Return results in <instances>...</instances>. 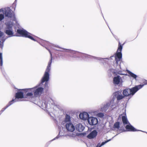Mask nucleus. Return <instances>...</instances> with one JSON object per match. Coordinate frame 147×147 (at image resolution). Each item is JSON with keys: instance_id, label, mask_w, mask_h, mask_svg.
<instances>
[{"instance_id": "nucleus-17", "label": "nucleus", "mask_w": 147, "mask_h": 147, "mask_svg": "<svg viewBox=\"0 0 147 147\" xmlns=\"http://www.w3.org/2000/svg\"><path fill=\"white\" fill-rule=\"evenodd\" d=\"M115 98H113L111 101L109 102V103H110L109 105L111 109H113L117 105L116 101H115Z\"/></svg>"}, {"instance_id": "nucleus-21", "label": "nucleus", "mask_w": 147, "mask_h": 147, "mask_svg": "<svg viewBox=\"0 0 147 147\" xmlns=\"http://www.w3.org/2000/svg\"><path fill=\"white\" fill-rule=\"evenodd\" d=\"M126 71L129 74V76H131L134 79L136 80V79L137 77V76L136 75L131 72V71L128 70H127Z\"/></svg>"}, {"instance_id": "nucleus-20", "label": "nucleus", "mask_w": 147, "mask_h": 147, "mask_svg": "<svg viewBox=\"0 0 147 147\" xmlns=\"http://www.w3.org/2000/svg\"><path fill=\"white\" fill-rule=\"evenodd\" d=\"M83 55L85 56V57H88L89 58L92 57L95 59H96L98 60H103L104 59V58H99L93 57L92 56H91L85 54H83Z\"/></svg>"}, {"instance_id": "nucleus-3", "label": "nucleus", "mask_w": 147, "mask_h": 147, "mask_svg": "<svg viewBox=\"0 0 147 147\" xmlns=\"http://www.w3.org/2000/svg\"><path fill=\"white\" fill-rule=\"evenodd\" d=\"M144 85L136 86L131 89L127 88L124 89L123 91L124 96H128L129 95L133 96L139 90L142 88Z\"/></svg>"}, {"instance_id": "nucleus-36", "label": "nucleus", "mask_w": 147, "mask_h": 147, "mask_svg": "<svg viewBox=\"0 0 147 147\" xmlns=\"http://www.w3.org/2000/svg\"><path fill=\"white\" fill-rule=\"evenodd\" d=\"M54 46L55 47H57L60 48L59 47V46H56V45H54Z\"/></svg>"}, {"instance_id": "nucleus-15", "label": "nucleus", "mask_w": 147, "mask_h": 147, "mask_svg": "<svg viewBox=\"0 0 147 147\" xmlns=\"http://www.w3.org/2000/svg\"><path fill=\"white\" fill-rule=\"evenodd\" d=\"M125 128L128 131H138L129 123L125 127Z\"/></svg>"}, {"instance_id": "nucleus-16", "label": "nucleus", "mask_w": 147, "mask_h": 147, "mask_svg": "<svg viewBox=\"0 0 147 147\" xmlns=\"http://www.w3.org/2000/svg\"><path fill=\"white\" fill-rule=\"evenodd\" d=\"M114 95L117 98V100H118L122 99L124 98V96H123L121 92H117L114 94Z\"/></svg>"}, {"instance_id": "nucleus-11", "label": "nucleus", "mask_w": 147, "mask_h": 147, "mask_svg": "<svg viewBox=\"0 0 147 147\" xmlns=\"http://www.w3.org/2000/svg\"><path fill=\"white\" fill-rule=\"evenodd\" d=\"M61 129L59 131V135L55 138L53 140H54L58 138L60 136H66V134H65V133L66 132H67V131L65 130V129L64 128L62 127L61 129Z\"/></svg>"}, {"instance_id": "nucleus-30", "label": "nucleus", "mask_w": 147, "mask_h": 147, "mask_svg": "<svg viewBox=\"0 0 147 147\" xmlns=\"http://www.w3.org/2000/svg\"><path fill=\"white\" fill-rule=\"evenodd\" d=\"M107 143V142H106V141H105V142H103L100 145L99 144V147H101L102 146H103Z\"/></svg>"}, {"instance_id": "nucleus-8", "label": "nucleus", "mask_w": 147, "mask_h": 147, "mask_svg": "<svg viewBox=\"0 0 147 147\" xmlns=\"http://www.w3.org/2000/svg\"><path fill=\"white\" fill-rule=\"evenodd\" d=\"M17 33L18 36H21L28 37V33L23 28H20L17 30Z\"/></svg>"}, {"instance_id": "nucleus-18", "label": "nucleus", "mask_w": 147, "mask_h": 147, "mask_svg": "<svg viewBox=\"0 0 147 147\" xmlns=\"http://www.w3.org/2000/svg\"><path fill=\"white\" fill-rule=\"evenodd\" d=\"M75 127L77 130L80 132L83 131L84 128V127L81 123L77 124Z\"/></svg>"}, {"instance_id": "nucleus-29", "label": "nucleus", "mask_w": 147, "mask_h": 147, "mask_svg": "<svg viewBox=\"0 0 147 147\" xmlns=\"http://www.w3.org/2000/svg\"><path fill=\"white\" fill-rule=\"evenodd\" d=\"M98 116L100 117H103L104 116V114L102 113H99L98 114Z\"/></svg>"}, {"instance_id": "nucleus-4", "label": "nucleus", "mask_w": 147, "mask_h": 147, "mask_svg": "<svg viewBox=\"0 0 147 147\" xmlns=\"http://www.w3.org/2000/svg\"><path fill=\"white\" fill-rule=\"evenodd\" d=\"M4 11V14L6 17H7L8 18L11 19L12 20H15L16 18L15 15L13 13H12L10 10L9 8H1L0 9V12H3Z\"/></svg>"}, {"instance_id": "nucleus-10", "label": "nucleus", "mask_w": 147, "mask_h": 147, "mask_svg": "<svg viewBox=\"0 0 147 147\" xmlns=\"http://www.w3.org/2000/svg\"><path fill=\"white\" fill-rule=\"evenodd\" d=\"M88 123L90 125H96L98 123L97 118L93 117H89L88 120Z\"/></svg>"}, {"instance_id": "nucleus-38", "label": "nucleus", "mask_w": 147, "mask_h": 147, "mask_svg": "<svg viewBox=\"0 0 147 147\" xmlns=\"http://www.w3.org/2000/svg\"><path fill=\"white\" fill-rule=\"evenodd\" d=\"M99 144H100V143L98 144H97V146H96V147H99Z\"/></svg>"}, {"instance_id": "nucleus-5", "label": "nucleus", "mask_w": 147, "mask_h": 147, "mask_svg": "<svg viewBox=\"0 0 147 147\" xmlns=\"http://www.w3.org/2000/svg\"><path fill=\"white\" fill-rule=\"evenodd\" d=\"M6 27L5 28V32L6 34L9 37H12L14 36V32L12 28L13 24L12 23L9 24V23L6 24Z\"/></svg>"}, {"instance_id": "nucleus-34", "label": "nucleus", "mask_w": 147, "mask_h": 147, "mask_svg": "<svg viewBox=\"0 0 147 147\" xmlns=\"http://www.w3.org/2000/svg\"><path fill=\"white\" fill-rule=\"evenodd\" d=\"M6 38H5L4 37H2L1 39V40L3 41V42H4Z\"/></svg>"}, {"instance_id": "nucleus-25", "label": "nucleus", "mask_w": 147, "mask_h": 147, "mask_svg": "<svg viewBox=\"0 0 147 147\" xmlns=\"http://www.w3.org/2000/svg\"><path fill=\"white\" fill-rule=\"evenodd\" d=\"M42 106L44 108H47V105L46 102H42Z\"/></svg>"}, {"instance_id": "nucleus-39", "label": "nucleus", "mask_w": 147, "mask_h": 147, "mask_svg": "<svg viewBox=\"0 0 147 147\" xmlns=\"http://www.w3.org/2000/svg\"><path fill=\"white\" fill-rule=\"evenodd\" d=\"M119 67H120V68L121 69V66H120V65H119Z\"/></svg>"}, {"instance_id": "nucleus-40", "label": "nucleus", "mask_w": 147, "mask_h": 147, "mask_svg": "<svg viewBox=\"0 0 147 147\" xmlns=\"http://www.w3.org/2000/svg\"><path fill=\"white\" fill-rule=\"evenodd\" d=\"M45 42H46V43H47V44H48V42H47V41H45Z\"/></svg>"}, {"instance_id": "nucleus-31", "label": "nucleus", "mask_w": 147, "mask_h": 147, "mask_svg": "<svg viewBox=\"0 0 147 147\" xmlns=\"http://www.w3.org/2000/svg\"><path fill=\"white\" fill-rule=\"evenodd\" d=\"M65 49L66 50L68 51H67V52H70L71 53H74V52H75L74 51H71L70 50H68L67 49Z\"/></svg>"}, {"instance_id": "nucleus-9", "label": "nucleus", "mask_w": 147, "mask_h": 147, "mask_svg": "<svg viewBox=\"0 0 147 147\" xmlns=\"http://www.w3.org/2000/svg\"><path fill=\"white\" fill-rule=\"evenodd\" d=\"M67 130L69 131L73 132L75 129V126L71 123H67L65 125Z\"/></svg>"}, {"instance_id": "nucleus-37", "label": "nucleus", "mask_w": 147, "mask_h": 147, "mask_svg": "<svg viewBox=\"0 0 147 147\" xmlns=\"http://www.w3.org/2000/svg\"><path fill=\"white\" fill-rule=\"evenodd\" d=\"M111 140V139H109V140H108L106 141V142H108L109 141H110Z\"/></svg>"}, {"instance_id": "nucleus-32", "label": "nucleus", "mask_w": 147, "mask_h": 147, "mask_svg": "<svg viewBox=\"0 0 147 147\" xmlns=\"http://www.w3.org/2000/svg\"><path fill=\"white\" fill-rule=\"evenodd\" d=\"M49 103L50 104L49 102H50L51 104H52V102H53V101L51 98H49Z\"/></svg>"}, {"instance_id": "nucleus-22", "label": "nucleus", "mask_w": 147, "mask_h": 147, "mask_svg": "<svg viewBox=\"0 0 147 147\" xmlns=\"http://www.w3.org/2000/svg\"><path fill=\"white\" fill-rule=\"evenodd\" d=\"M65 122L66 123H71L70 121V117L69 116L67 115L66 116L65 118Z\"/></svg>"}, {"instance_id": "nucleus-23", "label": "nucleus", "mask_w": 147, "mask_h": 147, "mask_svg": "<svg viewBox=\"0 0 147 147\" xmlns=\"http://www.w3.org/2000/svg\"><path fill=\"white\" fill-rule=\"evenodd\" d=\"M114 128H117L118 129L119 127V122H116L115 123L113 126Z\"/></svg>"}, {"instance_id": "nucleus-35", "label": "nucleus", "mask_w": 147, "mask_h": 147, "mask_svg": "<svg viewBox=\"0 0 147 147\" xmlns=\"http://www.w3.org/2000/svg\"><path fill=\"white\" fill-rule=\"evenodd\" d=\"M48 86V83L47 82H45V88H46V87L47 86Z\"/></svg>"}, {"instance_id": "nucleus-6", "label": "nucleus", "mask_w": 147, "mask_h": 147, "mask_svg": "<svg viewBox=\"0 0 147 147\" xmlns=\"http://www.w3.org/2000/svg\"><path fill=\"white\" fill-rule=\"evenodd\" d=\"M120 44L119 42L117 52L115 56L116 63L117 65L118 64V62L120 61L121 59L122 56L121 51L122 49V46Z\"/></svg>"}, {"instance_id": "nucleus-24", "label": "nucleus", "mask_w": 147, "mask_h": 147, "mask_svg": "<svg viewBox=\"0 0 147 147\" xmlns=\"http://www.w3.org/2000/svg\"><path fill=\"white\" fill-rule=\"evenodd\" d=\"M3 61L2 57V53H0V64L1 66L3 65Z\"/></svg>"}, {"instance_id": "nucleus-2", "label": "nucleus", "mask_w": 147, "mask_h": 147, "mask_svg": "<svg viewBox=\"0 0 147 147\" xmlns=\"http://www.w3.org/2000/svg\"><path fill=\"white\" fill-rule=\"evenodd\" d=\"M28 96V89H19L17 93L16 94V98L9 102L8 104L4 108H3L1 111H3L8 107L12 104L13 102L18 101L19 98H26Z\"/></svg>"}, {"instance_id": "nucleus-33", "label": "nucleus", "mask_w": 147, "mask_h": 147, "mask_svg": "<svg viewBox=\"0 0 147 147\" xmlns=\"http://www.w3.org/2000/svg\"><path fill=\"white\" fill-rule=\"evenodd\" d=\"M3 35V33L1 31H0V38L2 37Z\"/></svg>"}, {"instance_id": "nucleus-12", "label": "nucleus", "mask_w": 147, "mask_h": 147, "mask_svg": "<svg viewBox=\"0 0 147 147\" xmlns=\"http://www.w3.org/2000/svg\"><path fill=\"white\" fill-rule=\"evenodd\" d=\"M79 116L81 119L84 120H86L87 119L88 120V119L89 117L88 114L86 112L80 113Z\"/></svg>"}, {"instance_id": "nucleus-27", "label": "nucleus", "mask_w": 147, "mask_h": 147, "mask_svg": "<svg viewBox=\"0 0 147 147\" xmlns=\"http://www.w3.org/2000/svg\"><path fill=\"white\" fill-rule=\"evenodd\" d=\"M4 18V15L3 14H0V22L3 20Z\"/></svg>"}, {"instance_id": "nucleus-1", "label": "nucleus", "mask_w": 147, "mask_h": 147, "mask_svg": "<svg viewBox=\"0 0 147 147\" xmlns=\"http://www.w3.org/2000/svg\"><path fill=\"white\" fill-rule=\"evenodd\" d=\"M46 48L50 52L51 55V59L50 62L48 63L44 76L41 80V82L34 88H28V101L33 102L35 101V97L33 96V93L30 92V91H33L34 96L36 97L39 96L43 93L44 88L42 87V83L48 81L49 80V72L50 71L51 64L52 62V54L50 50L48 49L47 48Z\"/></svg>"}, {"instance_id": "nucleus-26", "label": "nucleus", "mask_w": 147, "mask_h": 147, "mask_svg": "<svg viewBox=\"0 0 147 147\" xmlns=\"http://www.w3.org/2000/svg\"><path fill=\"white\" fill-rule=\"evenodd\" d=\"M30 34L28 32V38H30L31 40L35 41V40L33 36L30 35Z\"/></svg>"}, {"instance_id": "nucleus-13", "label": "nucleus", "mask_w": 147, "mask_h": 147, "mask_svg": "<svg viewBox=\"0 0 147 147\" xmlns=\"http://www.w3.org/2000/svg\"><path fill=\"white\" fill-rule=\"evenodd\" d=\"M97 134V132L96 130H94L91 132L87 136L89 139H93L96 137Z\"/></svg>"}, {"instance_id": "nucleus-7", "label": "nucleus", "mask_w": 147, "mask_h": 147, "mask_svg": "<svg viewBox=\"0 0 147 147\" xmlns=\"http://www.w3.org/2000/svg\"><path fill=\"white\" fill-rule=\"evenodd\" d=\"M122 78L119 76H117L113 78V83L115 85H122Z\"/></svg>"}, {"instance_id": "nucleus-28", "label": "nucleus", "mask_w": 147, "mask_h": 147, "mask_svg": "<svg viewBox=\"0 0 147 147\" xmlns=\"http://www.w3.org/2000/svg\"><path fill=\"white\" fill-rule=\"evenodd\" d=\"M117 73L119 74H120V75H126V74L123 73V71H118L117 72Z\"/></svg>"}, {"instance_id": "nucleus-19", "label": "nucleus", "mask_w": 147, "mask_h": 147, "mask_svg": "<svg viewBox=\"0 0 147 147\" xmlns=\"http://www.w3.org/2000/svg\"><path fill=\"white\" fill-rule=\"evenodd\" d=\"M122 121L123 122L124 125L127 124L129 123V122L127 119V117L124 116L122 117Z\"/></svg>"}, {"instance_id": "nucleus-14", "label": "nucleus", "mask_w": 147, "mask_h": 147, "mask_svg": "<svg viewBox=\"0 0 147 147\" xmlns=\"http://www.w3.org/2000/svg\"><path fill=\"white\" fill-rule=\"evenodd\" d=\"M109 104L108 102L106 104L102 105L101 107V111H105L109 109L111 110Z\"/></svg>"}]
</instances>
